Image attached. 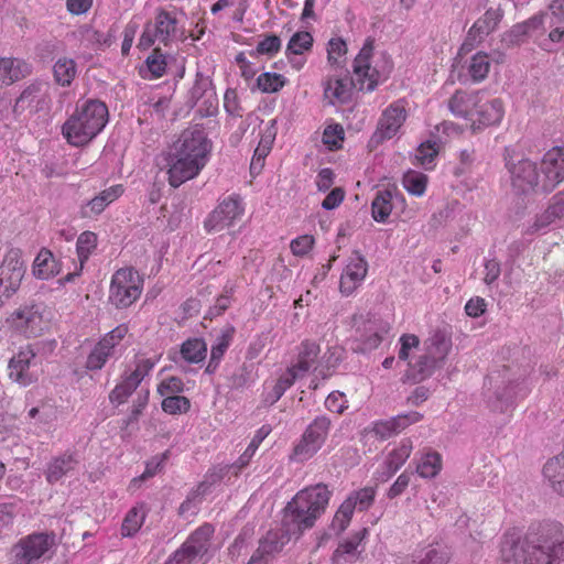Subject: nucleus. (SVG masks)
Returning <instances> with one entry per match:
<instances>
[{
    "instance_id": "f257e3e1",
    "label": "nucleus",
    "mask_w": 564,
    "mask_h": 564,
    "mask_svg": "<svg viewBox=\"0 0 564 564\" xmlns=\"http://www.w3.org/2000/svg\"><path fill=\"white\" fill-rule=\"evenodd\" d=\"M212 150L213 143L203 128L183 130L165 154L170 186L177 188L197 177L207 165Z\"/></svg>"
},
{
    "instance_id": "f03ea898",
    "label": "nucleus",
    "mask_w": 564,
    "mask_h": 564,
    "mask_svg": "<svg viewBox=\"0 0 564 564\" xmlns=\"http://www.w3.org/2000/svg\"><path fill=\"white\" fill-rule=\"evenodd\" d=\"M448 109L474 132L499 124L505 116L503 101L482 90H456L448 99Z\"/></svg>"
},
{
    "instance_id": "7ed1b4c3",
    "label": "nucleus",
    "mask_w": 564,
    "mask_h": 564,
    "mask_svg": "<svg viewBox=\"0 0 564 564\" xmlns=\"http://www.w3.org/2000/svg\"><path fill=\"white\" fill-rule=\"evenodd\" d=\"M332 492L324 484L308 486L300 490L285 506L283 522L291 531L300 534L315 525L316 520L325 512Z\"/></svg>"
},
{
    "instance_id": "20e7f679",
    "label": "nucleus",
    "mask_w": 564,
    "mask_h": 564,
    "mask_svg": "<svg viewBox=\"0 0 564 564\" xmlns=\"http://www.w3.org/2000/svg\"><path fill=\"white\" fill-rule=\"evenodd\" d=\"M105 102L89 99L77 106L62 126V134L73 147H84L96 138L108 122Z\"/></svg>"
},
{
    "instance_id": "39448f33",
    "label": "nucleus",
    "mask_w": 564,
    "mask_h": 564,
    "mask_svg": "<svg viewBox=\"0 0 564 564\" xmlns=\"http://www.w3.org/2000/svg\"><path fill=\"white\" fill-rule=\"evenodd\" d=\"M529 564H564V531L560 522H545L527 533Z\"/></svg>"
},
{
    "instance_id": "423d86ee",
    "label": "nucleus",
    "mask_w": 564,
    "mask_h": 564,
    "mask_svg": "<svg viewBox=\"0 0 564 564\" xmlns=\"http://www.w3.org/2000/svg\"><path fill=\"white\" fill-rule=\"evenodd\" d=\"M182 15H184L183 11L175 7L156 8L153 18L144 24L138 47L148 50L156 41L167 46L172 42L185 40V30L181 20Z\"/></svg>"
},
{
    "instance_id": "0eeeda50",
    "label": "nucleus",
    "mask_w": 564,
    "mask_h": 564,
    "mask_svg": "<svg viewBox=\"0 0 564 564\" xmlns=\"http://www.w3.org/2000/svg\"><path fill=\"white\" fill-rule=\"evenodd\" d=\"M505 166L516 195L549 194L544 176L536 162L527 158H514L507 153Z\"/></svg>"
},
{
    "instance_id": "6e6552de",
    "label": "nucleus",
    "mask_w": 564,
    "mask_h": 564,
    "mask_svg": "<svg viewBox=\"0 0 564 564\" xmlns=\"http://www.w3.org/2000/svg\"><path fill=\"white\" fill-rule=\"evenodd\" d=\"M144 279L132 267L116 270L109 284L108 302L117 310L132 306L143 292Z\"/></svg>"
},
{
    "instance_id": "1a4fd4ad",
    "label": "nucleus",
    "mask_w": 564,
    "mask_h": 564,
    "mask_svg": "<svg viewBox=\"0 0 564 564\" xmlns=\"http://www.w3.org/2000/svg\"><path fill=\"white\" fill-rule=\"evenodd\" d=\"M8 328L25 338L43 335L50 327V321L44 317L43 308L35 303L23 304L12 311L6 318Z\"/></svg>"
},
{
    "instance_id": "9d476101",
    "label": "nucleus",
    "mask_w": 564,
    "mask_h": 564,
    "mask_svg": "<svg viewBox=\"0 0 564 564\" xmlns=\"http://www.w3.org/2000/svg\"><path fill=\"white\" fill-rule=\"evenodd\" d=\"M330 429L332 421L328 416H316L294 445L292 457L299 462L311 459L325 444Z\"/></svg>"
},
{
    "instance_id": "9b49d317",
    "label": "nucleus",
    "mask_w": 564,
    "mask_h": 564,
    "mask_svg": "<svg viewBox=\"0 0 564 564\" xmlns=\"http://www.w3.org/2000/svg\"><path fill=\"white\" fill-rule=\"evenodd\" d=\"M375 41L366 40L352 63L350 85L360 91H372L382 79L381 73L372 65Z\"/></svg>"
},
{
    "instance_id": "f8f14e48",
    "label": "nucleus",
    "mask_w": 564,
    "mask_h": 564,
    "mask_svg": "<svg viewBox=\"0 0 564 564\" xmlns=\"http://www.w3.org/2000/svg\"><path fill=\"white\" fill-rule=\"evenodd\" d=\"M408 117L406 102L399 99L390 104L381 113L377 128L369 140V148L376 149L387 140L392 139L401 127L404 124Z\"/></svg>"
},
{
    "instance_id": "ddd939ff",
    "label": "nucleus",
    "mask_w": 564,
    "mask_h": 564,
    "mask_svg": "<svg viewBox=\"0 0 564 564\" xmlns=\"http://www.w3.org/2000/svg\"><path fill=\"white\" fill-rule=\"evenodd\" d=\"M55 544L56 536L53 532L29 534L20 539L12 549L14 564H37Z\"/></svg>"
},
{
    "instance_id": "4468645a",
    "label": "nucleus",
    "mask_w": 564,
    "mask_h": 564,
    "mask_svg": "<svg viewBox=\"0 0 564 564\" xmlns=\"http://www.w3.org/2000/svg\"><path fill=\"white\" fill-rule=\"evenodd\" d=\"M245 214V205L239 195L225 197L204 221L207 232H218L231 227Z\"/></svg>"
},
{
    "instance_id": "2eb2a0df",
    "label": "nucleus",
    "mask_w": 564,
    "mask_h": 564,
    "mask_svg": "<svg viewBox=\"0 0 564 564\" xmlns=\"http://www.w3.org/2000/svg\"><path fill=\"white\" fill-rule=\"evenodd\" d=\"M26 265L22 250L9 248L0 264V285L10 296L17 293L25 275Z\"/></svg>"
},
{
    "instance_id": "dca6fc26",
    "label": "nucleus",
    "mask_w": 564,
    "mask_h": 564,
    "mask_svg": "<svg viewBox=\"0 0 564 564\" xmlns=\"http://www.w3.org/2000/svg\"><path fill=\"white\" fill-rule=\"evenodd\" d=\"M36 365V352L31 345L21 347L12 356L8 366L9 378L22 387H28L37 380V375L33 371Z\"/></svg>"
},
{
    "instance_id": "f3484780",
    "label": "nucleus",
    "mask_w": 564,
    "mask_h": 564,
    "mask_svg": "<svg viewBox=\"0 0 564 564\" xmlns=\"http://www.w3.org/2000/svg\"><path fill=\"white\" fill-rule=\"evenodd\" d=\"M413 442L410 437L402 438L384 457L380 468L375 473L376 480L388 481L406 463L413 452Z\"/></svg>"
},
{
    "instance_id": "a211bd4d",
    "label": "nucleus",
    "mask_w": 564,
    "mask_h": 564,
    "mask_svg": "<svg viewBox=\"0 0 564 564\" xmlns=\"http://www.w3.org/2000/svg\"><path fill=\"white\" fill-rule=\"evenodd\" d=\"M368 273V262L359 251H355L341 272L339 291L343 295H351L364 282Z\"/></svg>"
},
{
    "instance_id": "6ab92c4d",
    "label": "nucleus",
    "mask_w": 564,
    "mask_h": 564,
    "mask_svg": "<svg viewBox=\"0 0 564 564\" xmlns=\"http://www.w3.org/2000/svg\"><path fill=\"white\" fill-rule=\"evenodd\" d=\"M540 170L550 193L553 192L557 185L563 183L564 145L553 147L547 150L541 160Z\"/></svg>"
},
{
    "instance_id": "aec40b11",
    "label": "nucleus",
    "mask_w": 564,
    "mask_h": 564,
    "mask_svg": "<svg viewBox=\"0 0 564 564\" xmlns=\"http://www.w3.org/2000/svg\"><path fill=\"white\" fill-rule=\"evenodd\" d=\"M529 556L527 535L521 540L516 533H506L500 541L496 564H529Z\"/></svg>"
},
{
    "instance_id": "412c9836",
    "label": "nucleus",
    "mask_w": 564,
    "mask_h": 564,
    "mask_svg": "<svg viewBox=\"0 0 564 564\" xmlns=\"http://www.w3.org/2000/svg\"><path fill=\"white\" fill-rule=\"evenodd\" d=\"M391 329L390 323L381 318H369L358 327L361 350H372L379 347Z\"/></svg>"
},
{
    "instance_id": "4be33fe9",
    "label": "nucleus",
    "mask_w": 564,
    "mask_h": 564,
    "mask_svg": "<svg viewBox=\"0 0 564 564\" xmlns=\"http://www.w3.org/2000/svg\"><path fill=\"white\" fill-rule=\"evenodd\" d=\"M562 219H564V192H560L552 197L549 206L536 215L533 224L527 229V234H536Z\"/></svg>"
},
{
    "instance_id": "5701e85b",
    "label": "nucleus",
    "mask_w": 564,
    "mask_h": 564,
    "mask_svg": "<svg viewBox=\"0 0 564 564\" xmlns=\"http://www.w3.org/2000/svg\"><path fill=\"white\" fill-rule=\"evenodd\" d=\"M214 532L215 529L210 523H203L188 535L182 546L188 551L195 560L202 558L209 551Z\"/></svg>"
},
{
    "instance_id": "b1692460",
    "label": "nucleus",
    "mask_w": 564,
    "mask_h": 564,
    "mask_svg": "<svg viewBox=\"0 0 564 564\" xmlns=\"http://www.w3.org/2000/svg\"><path fill=\"white\" fill-rule=\"evenodd\" d=\"M124 193V187L121 184L112 185L101 191L97 196L91 198L82 208V216L90 218L101 214L111 203L121 197Z\"/></svg>"
},
{
    "instance_id": "393cba45",
    "label": "nucleus",
    "mask_w": 564,
    "mask_h": 564,
    "mask_svg": "<svg viewBox=\"0 0 564 564\" xmlns=\"http://www.w3.org/2000/svg\"><path fill=\"white\" fill-rule=\"evenodd\" d=\"M414 463L416 474L424 479L435 478L443 468L442 455L432 448L422 449Z\"/></svg>"
},
{
    "instance_id": "a878e982",
    "label": "nucleus",
    "mask_w": 564,
    "mask_h": 564,
    "mask_svg": "<svg viewBox=\"0 0 564 564\" xmlns=\"http://www.w3.org/2000/svg\"><path fill=\"white\" fill-rule=\"evenodd\" d=\"M324 98L328 100L330 105L337 102L344 104L350 97V85L347 77L339 75H329L323 82Z\"/></svg>"
},
{
    "instance_id": "bb28decb",
    "label": "nucleus",
    "mask_w": 564,
    "mask_h": 564,
    "mask_svg": "<svg viewBox=\"0 0 564 564\" xmlns=\"http://www.w3.org/2000/svg\"><path fill=\"white\" fill-rule=\"evenodd\" d=\"M503 17V11L500 8H489L486 12L475 21L469 29L468 35L473 40L481 41L485 36L492 33Z\"/></svg>"
},
{
    "instance_id": "cd10ccee",
    "label": "nucleus",
    "mask_w": 564,
    "mask_h": 564,
    "mask_svg": "<svg viewBox=\"0 0 564 564\" xmlns=\"http://www.w3.org/2000/svg\"><path fill=\"white\" fill-rule=\"evenodd\" d=\"M31 73L30 65L19 58L1 57L0 58V84L9 86Z\"/></svg>"
},
{
    "instance_id": "c85d7f7f",
    "label": "nucleus",
    "mask_w": 564,
    "mask_h": 564,
    "mask_svg": "<svg viewBox=\"0 0 564 564\" xmlns=\"http://www.w3.org/2000/svg\"><path fill=\"white\" fill-rule=\"evenodd\" d=\"M78 464L76 456L70 453H64L53 457L45 469L46 481L51 485L59 481L64 476L74 470Z\"/></svg>"
},
{
    "instance_id": "c756f323",
    "label": "nucleus",
    "mask_w": 564,
    "mask_h": 564,
    "mask_svg": "<svg viewBox=\"0 0 564 564\" xmlns=\"http://www.w3.org/2000/svg\"><path fill=\"white\" fill-rule=\"evenodd\" d=\"M546 13L535 14L528 20L512 26L509 37L512 43H521L529 36L544 33V19Z\"/></svg>"
},
{
    "instance_id": "7c9ffc66",
    "label": "nucleus",
    "mask_w": 564,
    "mask_h": 564,
    "mask_svg": "<svg viewBox=\"0 0 564 564\" xmlns=\"http://www.w3.org/2000/svg\"><path fill=\"white\" fill-rule=\"evenodd\" d=\"M32 272L36 279L50 280L61 272V265L51 250L42 248L33 261Z\"/></svg>"
},
{
    "instance_id": "2f4dec72",
    "label": "nucleus",
    "mask_w": 564,
    "mask_h": 564,
    "mask_svg": "<svg viewBox=\"0 0 564 564\" xmlns=\"http://www.w3.org/2000/svg\"><path fill=\"white\" fill-rule=\"evenodd\" d=\"M403 196L397 191L382 189L378 191L371 203V215L377 223H386L393 209V199Z\"/></svg>"
},
{
    "instance_id": "473e14b6",
    "label": "nucleus",
    "mask_w": 564,
    "mask_h": 564,
    "mask_svg": "<svg viewBox=\"0 0 564 564\" xmlns=\"http://www.w3.org/2000/svg\"><path fill=\"white\" fill-rule=\"evenodd\" d=\"M319 352L321 348L316 341L305 339L299 345L296 359L291 367L304 377L315 365Z\"/></svg>"
},
{
    "instance_id": "72a5a7b5",
    "label": "nucleus",
    "mask_w": 564,
    "mask_h": 564,
    "mask_svg": "<svg viewBox=\"0 0 564 564\" xmlns=\"http://www.w3.org/2000/svg\"><path fill=\"white\" fill-rule=\"evenodd\" d=\"M438 364L432 355L425 352L415 362H409L406 378L412 382H421L432 376Z\"/></svg>"
},
{
    "instance_id": "f704fd0d",
    "label": "nucleus",
    "mask_w": 564,
    "mask_h": 564,
    "mask_svg": "<svg viewBox=\"0 0 564 564\" xmlns=\"http://www.w3.org/2000/svg\"><path fill=\"white\" fill-rule=\"evenodd\" d=\"M235 335V327L234 326H227L224 328L220 333V335L216 339V344L212 346L210 349V359L207 366V371H214L220 360L223 359L226 350L230 346Z\"/></svg>"
},
{
    "instance_id": "c9c22d12",
    "label": "nucleus",
    "mask_w": 564,
    "mask_h": 564,
    "mask_svg": "<svg viewBox=\"0 0 564 564\" xmlns=\"http://www.w3.org/2000/svg\"><path fill=\"white\" fill-rule=\"evenodd\" d=\"M270 430L265 426H262L257 431L256 435L252 437L246 451L239 456V458L229 466L230 469H235V475H238L245 467H247L256 454L258 447L263 442V440L268 436Z\"/></svg>"
},
{
    "instance_id": "e433bc0d",
    "label": "nucleus",
    "mask_w": 564,
    "mask_h": 564,
    "mask_svg": "<svg viewBox=\"0 0 564 564\" xmlns=\"http://www.w3.org/2000/svg\"><path fill=\"white\" fill-rule=\"evenodd\" d=\"M314 45V37L307 31H297L289 40L285 47V56L305 55L310 53Z\"/></svg>"
},
{
    "instance_id": "4c0bfd02",
    "label": "nucleus",
    "mask_w": 564,
    "mask_h": 564,
    "mask_svg": "<svg viewBox=\"0 0 564 564\" xmlns=\"http://www.w3.org/2000/svg\"><path fill=\"white\" fill-rule=\"evenodd\" d=\"M53 74L58 85L68 87L77 75L75 61L68 57L58 58L54 64Z\"/></svg>"
},
{
    "instance_id": "58836bf2",
    "label": "nucleus",
    "mask_w": 564,
    "mask_h": 564,
    "mask_svg": "<svg viewBox=\"0 0 564 564\" xmlns=\"http://www.w3.org/2000/svg\"><path fill=\"white\" fill-rule=\"evenodd\" d=\"M182 358L189 364H198L206 358L207 345L202 338H189L181 346Z\"/></svg>"
},
{
    "instance_id": "ea45409f",
    "label": "nucleus",
    "mask_w": 564,
    "mask_h": 564,
    "mask_svg": "<svg viewBox=\"0 0 564 564\" xmlns=\"http://www.w3.org/2000/svg\"><path fill=\"white\" fill-rule=\"evenodd\" d=\"M490 57L485 52H478L471 56L467 72L474 83L482 82L490 70Z\"/></svg>"
},
{
    "instance_id": "a19ab883",
    "label": "nucleus",
    "mask_w": 564,
    "mask_h": 564,
    "mask_svg": "<svg viewBox=\"0 0 564 564\" xmlns=\"http://www.w3.org/2000/svg\"><path fill=\"white\" fill-rule=\"evenodd\" d=\"M145 520L143 506L132 507L126 514L121 524V535L130 538L138 533Z\"/></svg>"
},
{
    "instance_id": "79ce46f5",
    "label": "nucleus",
    "mask_w": 564,
    "mask_h": 564,
    "mask_svg": "<svg viewBox=\"0 0 564 564\" xmlns=\"http://www.w3.org/2000/svg\"><path fill=\"white\" fill-rule=\"evenodd\" d=\"M376 496L377 487L366 486L350 492L346 500H350L354 510L357 509L358 511H367L373 505Z\"/></svg>"
},
{
    "instance_id": "37998d69",
    "label": "nucleus",
    "mask_w": 564,
    "mask_h": 564,
    "mask_svg": "<svg viewBox=\"0 0 564 564\" xmlns=\"http://www.w3.org/2000/svg\"><path fill=\"white\" fill-rule=\"evenodd\" d=\"M368 535V529L362 528L355 532L351 536L343 541L333 554L335 562H339L345 555H355L358 546L364 542Z\"/></svg>"
},
{
    "instance_id": "c03bdc74",
    "label": "nucleus",
    "mask_w": 564,
    "mask_h": 564,
    "mask_svg": "<svg viewBox=\"0 0 564 564\" xmlns=\"http://www.w3.org/2000/svg\"><path fill=\"white\" fill-rule=\"evenodd\" d=\"M113 354L115 351L99 339L87 357L86 368L88 370H100Z\"/></svg>"
},
{
    "instance_id": "a18cd8bd",
    "label": "nucleus",
    "mask_w": 564,
    "mask_h": 564,
    "mask_svg": "<svg viewBox=\"0 0 564 564\" xmlns=\"http://www.w3.org/2000/svg\"><path fill=\"white\" fill-rule=\"evenodd\" d=\"M427 176L417 171H408L402 177L403 187L414 196H423L427 186Z\"/></svg>"
},
{
    "instance_id": "49530a36",
    "label": "nucleus",
    "mask_w": 564,
    "mask_h": 564,
    "mask_svg": "<svg viewBox=\"0 0 564 564\" xmlns=\"http://www.w3.org/2000/svg\"><path fill=\"white\" fill-rule=\"evenodd\" d=\"M169 451H166L163 454L154 456L149 462H147L144 471L139 477H135L131 480L130 488H138L142 481L155 476L159 471H161L169 458Z\"/></svg>"
},
{
    "instance_id": "de8ad7c7",
    "label": "nucleus",
    "mask_w": 564,
    "mask_h": 564,
    "mask_svg": "<svg viewBox=\"0 0 564 564\" xmlns=\"http://www.w3.org/2000/svg\"><path fill=\"white\" fill-rule=\"evenodd\" d=\"M96 247L97 235L95 232L84 231L78 236L76 241V251L80 262V268H83L84 263L89 259Z\"/></svg>"
},
{
    "instance_id": "09e8293b",
    "label": "nucleus",
    "mask_w": 564,
    "mask_h": 564,
    "mask_svg": "<svg viewBox=\"0 0 564 564\" xmlns=\"http://www.w3.org/2000/svg\"><path fill=\"white\" fill-rule=\"evenodd\" d=\"M286 78L278 73H263L257 78L258 88L265 94L280 91L286 84Z\"/></svg>"
},
{
    "instance_id": "8fccbe9b",
    "label": "nucleus",
    "mask_w": 564,
    "mask_h": 564,
    "mask_svg": "<svg viewBox=\"0 0 564 564\" xmlns=\"http://www.w3.org/2000/svg\"><path fill=\"white\" fill-rule=\"evenodd\" d=\"M327 62L330 66H341L347 54V44L341 37H332L327 43Z\"/></svg>"
},
{
    "instance_id": "3c124183",
    "label": "nucleus",
    "mask_w": 564,
    "mask_h": 564,
    "mask_svg": "<svg viewBox=\"0 0 564 564\" xmlns=\"http://www.w3.org/2000/svg\"><path fill=\"white\" fill-rule=\"evenodd\" d=\"M158 359L152 358H142L137 360L135 368L130 373L126 375L123 379L129 381L132 387L135 389L141 383V381L150 373V371L155 366Z\"/></svg>"
},
{
    "instance_id": "603ef678",
    "label": "nucleus",
    "mask_w": 564,
    "mask_h": 564,
    "mask_svg": "<svg viewBox=\"0 0 564 564\" xmlns=\"http://www.w3.org/2000/svg\"><path fill=\"white\" fill-rule=\"evenodd\" d=\"M162 410L171 415L187 413L191 409V401L184 395H167L162 400Z\"/></svg>"
},
{
    "instance_id": "864d4df0",
    "label": "nucleus",
    "mask_w": 564,
    "mask_h": 564,
    "mask_svg": "<svg viewBox=\"0 0 564 564\" xmlns=\"http://www.w3.org/2000/svg\"><path fill=\"white\" fill-rule=\"evenodd\" d=\"M354 511L350 500L345 499L333 518L332 529L337 533L344 532L351 521Z\"/></svg>"
},
{
    "instance_id": "5fc2aeb1",
    "label": "nucleus",
    "mask_w": 564,
    "mask_h": 564,
    "mask_svg": "<svg viewBox=\"0 0 564 564\" xmlns=\"http://www.w3.org/2000/svg\"><path fill=\"white\" fill-rule=\"evenodd\" d=\"M284 546V541L278 531H269L259 542V554L265 553L274 557Z\"/></svg>"
},
{
    "instance_id": "6e6d98bb",
    "label": "nucleus",
    "mask_w": 564,
    "mask_h": 564,
    "mask_svg": "<svg viewBox=\"0 0 564 564\" xmlns=\"http://www.w3.org/2000/svg\"><path fill=\"white\" fill-rule=\"evenodd\" d=\"M282 47L281 39L275 34H264L258 42L256 53L258 55H267L273 57L276 55Z\"/></svg>"
},
{
    "instance_id": "4d7b16f0",
    "label": "nucleus",
    "mask_w": 564,
    "mask_h": 564,
    "mask_svg": "<svg viewBox=\"0 0 564 564\" xmlns=\"http://www.w3.org/2000/svg\"><path fill=\"white\" fill-rule=\"evenodd\" d=\"M345 132L340 124H329L324 129L323 132V143L329 150H337L341 148L344 142Z\"/></svg>"
},
{
    "instance_id": "13d9d810",
    "label": "nucleus",
    "mask_w": 564,
    "mask_h": 564,
    "mask_svg": "<svg viewBox=\"0 0 564 564\" xmlns=\"http://www.w3.org/2000/svg\"><path fill=\"white\" fill-rule=\"evenodd\" d=\"M449 558L451 553L448 549L446 546L436 545L426 550L417 564H447Z\"/></svg>"
},
{
    "instance_id": "bf43d9fd",
    "label": "nucleus",
    "mask_w": 564,
    "mask_h": 564,
    "mask_svg": "<svg viewBox=\"0 0 564 564\" xmlns=\"http://www.w3.org/2000/svg\"><path fill=\"white\" fill-rule=\"evenodd\" d=\"M451 349V343L441 335L432 337L427 344L426 352L432 355L438 362L443 361Z\"/></svg>"
},
{
    "instance_id": "052dcab7",
    "label": "nucleus",
    "mask_w": 564,
    "mask_h": 564,
    "mask_svg": "<svg viewBox=\"0 0 564 564\" xmlns=\"http://www.w3.org/2000/svg\"><path fill=\"white\" fill-rule=\"evenodd\" d=\"M315 238L312 235H302L291 240L290 250L293 256L303 258L314 248Z\"/></svg>"
},
{
    "instance_id": "680f3d73",
    "label": "nucleus",
    "mask_w": 564,
    "mask_h": 564,
    "mask_svg": "<svg viewBox=\"0 0 564 564\" xmlns=\"http://www.w3.org/2000/svg\"><path fill=\"white\" fill-rule=\"evenodd\" d=\"M147 66L154 78H160L166 70V58L160 48H154L150 56L147 58Z\"/></svg>"
},
{
    "instance_id": "e2e57ef3",
    "label": "nucleus",
    "mask_w": 564,
    "mask_h": 564,
    "mask_svg": "<svg viewBox=\"0 0 564 564\" xmlns=\"http://www.w3.org/2000/svg\"><path fill=\"white\" fill-rule=\"evenodd\" d=\"M42 83H33L29 85L15 101V108L25 109L33 106L35 99L42 91Z\"/></svg>"
},
{
    "instance_id": "0e129e2a",
    "label": "nucleus",
    "mask_w": 564,
    "mask_h": 564,
    "mask_svg": "<svg viewBox=\"0 0 564 564\" xmlns=\"http://www.w3.org/2000/svg\"><path fill=\"white\" fill-rule=\"evenodd\" d=\"M437 155V148L435 143H422L416 150V160L424 169L430 170L433 166V161Z\"/></svg>"
},
{
    "instance_id": "69168bd1",
    "label": "nucleus",
    "mask_w": 564,
    "mask_h": 564,
    "mask_svg": "<svg viewBox=\"0 0 564 564\" xmlns=\"http://www.w3.org/2000/svg\"><path fill=\"white\" fill-rule=\"evenodd\" d=\"M400 349L398 351V358L406 361L410 358L411 351L415 350L420 346V338L414 334H403L399 338Z\"/></svg>"
},
{
    "instance_id": "338daca9",
    "label": "nucleus",
    "mask_w": 564,
    "mask_h": 564,
    "mask_svg": "<svg viewBox=\"0 0 564 564\" xmlns=\"http://www.w3.org/2000/svg\"><path fill=\"white\" fill-rule=\"evenodd\" d=\"M129 333L127 324H119L110 332L106 333L100 339L115 351L116 347L126 338Z\"/></svg>"
},
{
    "instance_id": "774afa93",
    "label": "nucleus",
    "mask_w": 564,
    "mask_h": 564,
    "mask_svg": "<svg viewBox=\"0 0 564 564\" xmlns=\"http://www.w3.org/2000/svg\"><path fill=\"white\" fill-rule=\"evenodd\" d=\"M129 333L127 324H119L110 332L106 333L100 339L115 351L116 347L126 338Z\"/></svg>"
}]
</instances>
